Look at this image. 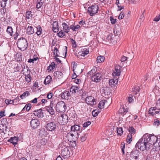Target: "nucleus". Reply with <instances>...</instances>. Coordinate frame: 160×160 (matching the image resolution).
<instances>
[{
	"label": "nucleus",
	"instance_id": "obj_14",
	"mask_svg": "<svg viewBox=\"0 0 160 160\" xmlns=\"http://www.w3.org/2000/svg\"><path fill=\"white\" fill-rule=\"evenodd\" d=\"M121 67L119 65H117L115 67V71H113L112 75L113 76H119L120 75Z\"/></svg>",
	"mask_w": 160,
	"mask_h": 160
},
{
	"label": "nucleus",
	"instance_id": "obj_45",
	"mask_svg": "<svg viewBox=\"0 0 160 160\" xmlns=\"http://www.w3.org/2000/svg\"><path fill=\"white\" fill-rule=\"evenodd\" d=\"M155 108L158 110H160V98L158 99L156 102Z\"/></svg>",
	"mask_w": 160,
	"mask_h": 160
},
{
	"label": "nucleus",
	"instance_id": "obj_58",
	"mask_svg": "<svg viewBox=\"0 0 160 160\" xmlns=\"http://www.w3.org/2000/svg\"><path fill=\"white\" fill-rule=\"evenodd\" d=\"M133 91H135L137 93V92H139L140 90V88L139 86H135L134 88H132Z\"/></svg>",
	"mask_w": 160,
	"mask_h": 160
},
{
	"label": "nucleus",
	"instance_id": "obj_37",
	"mask_svg": "<svg viewBox=\"0 0 160 160\" xmlns=\"http://www.w3.org/2000/svg\"><path fill=\"white\" fill-rule=\"evenodd\" d=\"M36 28L37 31L36 32V33L37 34V35L38 36L40 35L42 32V29L41 28L40 26H38L36 27Z\"/></svg>",
	"mask_w": 160,
	"mask_h": 160
},
{
	"label": "nucleus",
	"instance_id": "obj_30",
	"mask_svg": "<svg viewBox=\"0 0 160 160\" xmlns=\"http://www.w3.org/2000/svg\"><path fill=\"white\" fill-rule=\"evenodd\" d=\"M55 67V64L54 62H53L47 67V70H48V72H50L52 70H53Z\"/></svg>",
	"mask_w": 160,
	"mask_h": 160
},
{
	"label": "nucleus",
	"instance_id": "obj_41",
	"mask_svg": "<svg viewBox=\"0 0 160 160\" xmlns=\"http://www.w3.org/2000/svg\"><path fill=\"white\" fill-rule=\"evenodd\" d=\"M78 87H76L74 86L71 87L70 89V92H72V93H75L76 92V91H78Z\"/></svg>",
	"mask_w": 160,
	"mask_h": 160
},
{
	"label": "nucleus",
	"instance_id": "obj_52",
	"mask_svg": "<svg viewBox=\"0 0 160 160\" xmlns=\"http://www.w3.org/2000/svg\"><path fill=\"white\" fill-rule=\"evenodd\" d=\"M129 132L132 134H134L136 131L135 129L132 127H130L128 129Z\"/></svg>",
	"mask_w": 160,
	"mask_h": 160
},
{
	"label": "nucleus",
	"instance_id": "obj_19",
	"mask_svg": "<svg viewBox=\"0 0 160 160\" xmlns=\"http://www.w3.org/2000/svg\"><path fill=\"white\" fill-rule=\"evenodd\" d=\"M77 63L75 62H74L73 71L74 72H76L77 73H81L82 72V69L80 67H77Z\"/></svg>",
	"mask_w": 160,
	"mask_h": 160
},
{
	"label": "nucleus",
	"instance_id": "obj_9",
	"mask_svg": "<svg viewBox=\"0 0 160 160\" xmlns=\"http://www.w3.org/2000/svg\"><path fill=\"white\" fill-rule=\"evenodd\" d=\"M40 124V121L36 119H32L30 122V125L33 129L37 128Z\"/></svg>",
	"mask_w": 160,
	"mask_h": 160
},
{
	"label": "nucleus",
	"instance_id": "obj_46",
	"mask_svg": "<svg viewBox=\"0 0 160 160\" xmlns=\"http://www.w3.org/2000/svg\"><path fill=\"white\" fill-rule=\"evenodd\" d=\"M58 36L60 38H62L64 36H65V34L62 30H61L60 32L58 33Z\"/></svg>",
	"mask_w": 160,
	"mask_h": 160
},
{
	"label": "nucleus",
	"instance_id": "obj_29",
	"mask_svg": "<svg viewBox=\"0 0 160 160\" xmlns=\"http://www.w3.org/2000/svg\"><path fill=\"white\" fill-rule=\"evenodd\" d=\"M16 59L18 61H20L22 60V54L20 52H18L16 55Z\"/></svg>",
	"mask_w": 160,
	"mask_h": 160
},
{
	"label": "nucleus",
	"instance_id": "obj_7",
	"mask_svg": "<svg viewBox=\"0 0 160 160\" xmlns=\"http://www.w3.org/2000/svg\"><path fill=\"white\" fill-rule=\"evenodd\" d=\"M57 127L56 123L55 122H48L46 124V128L48 131H52L56 129Z\"/></svg>",
	"mask_w": 160,
	"mask_h": 160
},
{
	"label": "nucleus",
	"instance_id": "obj_36",
	"mask_svg": "<svg viewBox=\"0 0 160 160\" xmlns=\"http://www.w3.org/2000/svg\"><path fill=\"white\" fill-rule=\"evenodd\" d=\"M156 109V108H155V107H151L148 111L149 113L152 116H154V111H155Z\"/></svg>",
	"mask_w": 160,
	"mask_h": 160
},
{
	"label": "nucleus",
	"instance_id": "obj_17",
	"mask_svg": "<svg viewBox=\"0 0 160 160\" xmlns=\"http://www.w3.org/2000/svg\"><path fill=\"white\" fill-rule=\"evenodd\" d=\"M80 128L81 127L79 125L75 124L71 126V132H73L75 133L76 132L77 134H78L77 131L80 130Z\"/></svg>",
	"mask_w": 160,
	"mask_h": 160
},
{
	"label": "nucleus",
	"instance_id": "obj_20",
	"mask_svg": "<svg viewBox=\"0 0 160 160\" xmlns=\"http://www.w3.org/2000/svg\"><path fill=\"white\" fill-rule=\"evenodd\" d=\"M18 138L17 137H11L8 141L12 143L13 145L16 144L18 142Z\"/></svg>",
	"mask_w": 160,
	"mask_h": 160
},
{
	"label": "nucleus",
	"instance_id": "obj_57",
	"mask_svg": "<svg viewBox=\"0 0 160 160\" xmlns=\"http://www.w3.org/2000/svg\"><path fill=\"white\" fill-rule=\"evenodd\" d=\"M31 104L30 103H28L25 106L26 109L27 111H29L31 109Z\"/></svg>",
	"mask_w": 160,
	"mask_h": 160
},
{
	"label": "nucleus",
	"instance_id": "obj_49",
	"mask_svg": "<svg viewBox=\"0 0 160 160\" xmlns=\"http://www.w3.org/2000/svg\"><path fill=\"white\" fill-rule=\"evenodd\" d=\"M127 112L123 107H121L119 110V112L120 113L126 114Z\"/></svg>",
	"mask_w": 160,
	"mask_h": 160
},
{
	"label": "nucleus",
	"instance_id": "obj_18",
	"mask_svg": "<svg viewBox=\"0 0 160 160\" xmlns=\"http://www.w3.org/2000/svg\"><path fill=\"white\" fill-rule=\"evenodd\" d=\"M42 110L41 109L37 110L34 111L33 114L35 116H37L38 118H41L43 117V114L42 112Z\"/></svg>",
	"mask_w": 160,
	"mask_h": 160
},
{
	"label": "nucleus",
	"instance_id": "obj_27",
	"mask_svg": "<svg viewBox=\"0 0 160 160\" xmlns=\"http://www.w3.org/2000/svg\"><path fill=\"white\" fill-rule=\"evenodd\" d=\"M52 79L50 75H48L46 78L44 82V83L45 85L48 84L51 82Z\"/></svg>",
	"mask_w": 160,
	"mask_h": 160
},
{
	"label": "nucleus",
	"instance_id": "obj_61",
	"mask_svg": "<svg viewBox=\"0 0 160 160\" xmlns=\"http://www.w3.org/2000/svg\"><path fill=\"white\" fill-rule=\"evenodd\" d=\"M124 12L123 11L121 12L118 17V18L119 19H122L124 17Z\"/></svg>",
	"mask_w": 160,
	"mask_h": 160
},
{
	"label": "nucleus",
	"instance_id": "obj_24",
	"mask_svg": "<svg viewBox=\"0 0 160 160\" xmlns=\"http://www.w3.org/2000/svg\"><path fill=\"white\" fill-rule=\"evenodd\" d=\"M62 25L63 26V29L64 32L67 33H68L70 30V29L68 26L67 23L65 22L63 23Z\"/></svg>",
	"mask_w": 160,
	"mask_h": 160
},
{
	"label": "nucleus",
	"instance_id": "obj_48",
	"mask_svg": "<svg viewBox=\"0 0 160 160\" xmlns=\"http://www.w3.org/2000/svg\"><path fill=\"white\" fill-rule=\"evenodd\" d=\"M69 116L71 118L74 119L76 118L77 115L75 114V112L73 111L70 112L69 113Z\"/></svg>",
	"mask_w": 160,
	"mask_h": 160
},
{
	"label": "nucleus",
	"instance_id": "obj_39",
	"mask_svg": "<svg viewBox=\"0 0 160 160\" xmlns=\"http://www.w3.org/2000/svg\"><path fill=\"white\" fill-rule=\"evenodd\" d=\"M97 71V68L96 67H94L89 72H88V74L90 75H93L96 73Z\"/></svg>",
	"mask_w": 160,
	"mask_h": 160
},
{
	"label": "nucleus",
	"instance_id": "obj_23",
	"mask_svg": "<svg viewBox=\"0 0 160 160\" xmlns=\"http://www.w3.org/2000/svg\"><path fill=\"white\" fill-rule=\"evenodd\" d=\"M34 32V28L32 26H28L27 29V33L29 35L33 34Z\"/></svg>",
	"mask_w": 160,
	"mask_h": 160
},
{
	"label": "nucleus",
	"instance_id": "obj_31",
	"mask_svg": "<svg viewBox=\"0 0 160 160\" xmlns=\"http://www.w3.org/2000/svg\"><path fill=\"white\" fill-rule=\"evenodd\" d=\"M105 60V57L103 56H98L97 58V63H101L104 62Z\"/></svg>",
	"mask_w": 160,
	"mask_h": 160
},
{
	"label": "nucleus",
	"instance_id": "obj_56",
	"mask_svg": "<svg viewBox=\"0 0 160 160\" xmlns=\"http://www.w3.org/2000/svg\"><path fill=\"white\" fill-rule=\"evenodd\" d=\"M7 1V0H2L1 2V7L3 8H4L6 6V2Z\"/></svg>",
	"mask_w": 160,
	"mask_h": 160
},
{
	"label": "nucleus",
	"instance_id": "obj_15",
	"mask_svg": "<svg viewBox=\"0 0 160 160\" xmlns=\"http://www.w3.org/2000/svg\"><path fill=\"white\" fill-rule=\"evenodd\" d=\"M52 107L53 104L52 103H51L49 106L46 107V110L51 115H54L55 113V111L54 109Z\"/></svg>",
	"mask_w": 160,
	"mask_h": 160
},
{
	"label": "nucleus",
	"instance_id": "obj_35",
	"mask_svg": "<svg viewBox=\"0 0 160 160\" xmlns=\"http://www.w3.org/2000/svg\"><path fill=\"white\" fill-rule=\"evenodd\" d=\"M107 101L105 100H102L98 104V107L100 109L102 108H104L103 107L105 105L106 102H107Z\"/></svg>",
	"mask_w": 160,
	"mask_h": 160
},
{
	"label": "nucleus",
	"instance_id": "obj_10",
	"mask_svg": "<svg viewBox=\"0 0 160 160\" xmlns=\"http://www.w3.org/2000/svg\"><path fill=\"white\" fill-rule=\"evenodd\" d=\"M102 75L100 73L97 72L92 76V81L96 82H100L101 80Z\"/></svg>",
	"mask_w": 160,
	"mask_h": 160
},
{
	"label": "nucleus",
	"instance_id": "obj_59",
	"mask_svg": "<svg viewBox=\"0 0 160 160\" xmlns=\"http://www.w3.org/2000/svg\"><path fill=\"white\" fill-rule=\"evenodd\" d=\"M38 57L34 58H32V59L31 58V59H28V62H30V63H31V62L34 63V61H36L37 60H38Z\"/></svg>",
	"mask_w": 160,
	"mask_h": 160
},
{
	"label": "nucleus",
	"instance_id": "obj_12",
	"mask_svg": "<svg viewBox=\"0 0 160 160\" xmlns=\"http://www.w3.org/2000/svg\"><path fill=\"white\" fill-rule=\"evenodd\" d=\"M140 154L139 151L137 150H133L130 153V155L132 158L136 160L138 158Z\"/></svg>",
	"mask_w": 160,
	"mask_h": 160
},
{
	"label": "nucleus",
	"instance_id": "obj_28",
	"mask_svg": "<svg viewBox=\"0 0 160 160\" xmlns=\"http://www.w3.org/2000/svg\"><path fill=\"white\" fill-rule=\"evenodd\" d=\"M24 72L23 73L24 75L25 76V79L26 81L28 83L30 82L32 80V77L30 74L29 73L28 74H24Z\"/></svg>",
	"mask_w": 160,
	"mask_h": 160
},
{
	"label": "nucleus",
	"instance_id": "obj_13",
	"mask_svg": "<svg viewBox=\"0 0 160 160\" xmlns=\"http://www.w3.org/2000/svg\"><path fill=\"white\" fill-rule=\"evenodd\" d=\"M61 97L62 99L68 100L71 98L70 93L68 91H66L61 94Z\"/></svg>",
	"mask_w": 160,
	"mask_h": 160
},
{
	"label": "nucleus",
	"instance_id": "obj_53",
	"mask_svg": "<svg viewBox=\"0 0 160 160\" xmlns=\"http://www.w3.org/2000/svg\"><path fill=\"white\" fill-rule=\"evenodd\" d=\"M88 135L87 133H85L83 135V136L81 137V140L82 142H84L85 141L86 139L87 138Z\"/></svg>",
	"mask_w": 160,
	"mask_h": 160
},
{
	"label": "nucleus",
	"instance_id": "obj_40",
	"mask_svg": "<svg viewBox=\"0 0 160 160\" xmlns=\"http://www.w3.org/2000/svg\"><path fill=\"white\" fill-rule=\"evenodd\" d=\"M30 95V93L28 91H26L21 95L20 97L22 99H23L26 96H27Z\"/></svg>",
	"mask_w": 160,
	"mask_h": 160
},
{
	"label": "nucleus",
	"instance_id": "obj_42",
	"mask_svg": "<svg viewBox=\"0 0 160 160\" xmlns=\"http://www.w3.org/2000/svg\"><path fill=\"white\" fill-rule=\"evenodd\" d=\"M132 140V138L131 134H128L127 138V142L128 144H130Z\"/></svg>",
	"mask_w": 160,
	"mask_h": 160
},
{
	"label": "nucleus",
	"instance_id": "obj_21",
	"mask_svg": "<svg viewBox=\"0 0 160 160\" xmlns=\"http://www.w3.org/2000/svg\"><path fill=\"white\" fill-rule=\"evenodd\" d=\"M89 52L88 50L85 48L83 49H82L81 50L78 52V54L79 55L82 56H85L86 55H87Z\"/></svg>",
	"mask_w": 160,
	"mask_h": 160
},
{
	"label": "nucleus",
	"instance_id": "obj_6",
	"mask_svg": "<svg viewBox=\"0 0 160 160\" xmlns=\"http://www.w3.org/2000/svg\"><path fill=\"white\" fill-rule=\"evenodd\" d=\"M58 120L59 123L64 125L68 121V116L64 114H60L58 116Z\"/></svg>",
	"mask_w": 160,
	"mask_h": 160
},
{
	"label": "nucleus",
	"instance_id": "obj_64",
	"mask_svg": "<svg viewBox=\"0 0 160 160\" xmlns=\"http://www.w3.org/2000/svg\"><path fill=\"white\" fill-rule=\"evenodd\" d=\"M52 93L50 92L48 93L47 98L48 99H50L52 98Z\"/></svg>",
	"mask_w": 160,
	"mask_h": 160
},
{
	"label": "nucleus",
	"instance_id": "obj_34",
	"mask_svg": "<svg viewBox=\"0 0 160 160\" xmlns=\"http://www.w3.org/2000/svg\"><path fill=\"white\" fill-rule=\"evenodd\" d=\"M81 28L79 25H77L76 26L75 24H72L70 26V28L73 31H76V29H79Z\"/></svg>",
	"mask_w": 160,
	"mask_h": 160
},
{
	"label": "nucleus",
	"instance_id": "obj_16",
	"mask_svg": "<svg viewBox=\"0 0 160 160\" xmlns=\"http://www.w3.org/2000/svg\"><path fill=\"white\" fill-rule=\"evenodd\" d=\"M54 76L56 79H61L63 77L62 73L60 71H57L54 73Z\"/></svg>",
	"mask_w": 160,
	"mask_h": 160
},
{
	"label": "nucleus",
	"instance_id": "obj_50",
	"mask_svg": "<svg viewBox=\"0 0 160 160\" xmlns=\"http://www.w3.org/2000/svg\"><path fill=\"white\" fill-rule=\"evenodd\" d=\"M160 125V121L158 119H156L154 121L153 125L156 126H158Z\"/></svg>",
	"mask_w": 160,
	"mask_h": 160
},
{
	"label": "nucleus",
	"instance_id": "obj_38",
	"mask_svg": "<svg viewBox=\"0 0 160 160\" xmlns=\"http://www.w3.org/2000/svg\"><path fill=\"white\" fill-rule=\"evenodd\" d=\"M5 103L7 105L9 104H13L14 105H16L17 103H14V100H12L6 99L5 101Z\"/></svg>",
	"mask_w": 160,
	"mask_h": 160
},
{
	"label": "nucleus",
	"instance_id": "obj_63",
	"mask_svg": "<svg viewBox=\"0 0 160 160\" xmlns=\"http://www.w3.org/2000/svg\"><path fill=\"white\" fill-rule=\"evenodd\" d=\"M91 124V122L89 121L85 122L83 124V127H87L89 125H90Z\"/></svg>",
	"mask_w": 160,
	"mask_h": 160
},
{
	"label": "nucleus",
	"instance_id": "obj_2",
	"mask_svg": "<svg viewBox=\"0 0 160 160\" xmlns=\"http://www.w3.org/2000/svg\"><path fill=\"white\" fill-rule=\"evenodd\" d=\"M145 138H143V136L142 138L140 139L136 145V147H137L141 150L143 151L146 149L147 150H148L149 148L147 147V142H148L145 141Z\"/></svg>",
	"mask_w": 160,
	"mask_h": 160
},
{
	"label": "nucleus",
	"instance_id": "obj_5",
	"mask_svg": "<svg viewBox=\"0 0 160 160\" xmlns=\"http://www.w3.org/2000/svg\"><path fill=\"white\" fill-rule=\"evenodd\" d=\"M98 6L96 4L89 7L88 8V12L91 16H92L98 12Z\"/></svg>",
	"mask_w": 160,
	"mask_h": 160
},
{
	"label": "nucleus",
	"instance_id": "obj_60",
	"mask_svg": "<svg viewBox=\"0 0 160 160\" xmlns=\"http://www.w3.org/2000/svg\"><path fill=\"white\" fill-rule=\"evenodd\" d=\"M43 3L42 2H37L36 5V8H40L42 6Z\"/></svg>",
	"mask_w": 160,
	"mask_h": 160
},
{
	"label": "nucleus",
	"instance_id": "obj_33",
	"mask_svg": "<svg viewBox=\"0 0 160 160\" xmlns=\"http://www.w3.org/2000/svg\"><path fill=\"white\" fill-rule=\"evenodd\" d=\"M0 123H2L3 125H4L5 127H8V123L7 121V119L6 118H2L1 121H0ZM5 128V127H4Z\"/></svg>",
	"mask_w": 160,
	"mask_h": 160
},
{
	"label": "nucleus",
	"instance_id": "obj_3",
	"mask_svg": "<svg viewBox=\"0 0 160 160\" xmlns=\"http://www.w3.org/2000/svg\"><path fill=\"white\" fill-rule=\"evenodd\" d=\"M143 138H145V141L149 142L150 146L154 144L158 140V138L154 135H145Z\"/></svg>",
	"mask_w": 160,
	"mask_h": 160
},
{
	"label": "nucleus",
	"instance_id": "obj_1",
	"mask_svg": "<svg viewBox=\"0 0 160 160\" xmlns=\"http://www.w3.org/2000/svg\"><path fill=\"white\" fill-rule=\"evenodd\" d=\"M17 47L21 51L26 50L28 46V41L25 38L22 37L18 39L17 42Z\"/></svg>",
	"mask_w": 160,
	"mask_h": 160
},
{
	"label": "nucleus",
	"instance_id": "obj_62",
	"mask_svg": "<svg viewBox=\"0 0 160 160\" xmlns=\"http://www.w3.org/2000/svg\"><path fill=\"white\" fill-rule=\"evenodd\" d=\"M4 127H5L4 125H3L2 123H0V130H2L3 131L6 130L8 127L6 128Z\"/></svg>",
	"mask_w": 160,
	"mask_h": 160
},
{
	"label": "nucleus",
	"instance_id": "obj_25",
	"mask_svg": "<svg viewBox=\"0 0 160 160\" xmlns=\"http://www.w3.org/2000/svg\"><path fill=\"white\" fill-rule=\"evenodd\" d=\"M118 82L117 79H113L109 80V84L111 87H113L115 84H116Z\"/></svg>",
	"mask_w": 160,
	"mask_h": 160
},
{
	"label": "nucleus",
	"instance_id": "obj_8",
	"mask_svg": "<svg viewBox=\"0 0 160 160\" xmlns=\"http://www.w3.org/2000/svg\"><path fill=\"white\" fill-rule=\"evenodd\" d=\"M69 147H65L62 148L61 151V155L64 158H68L70 156V152L69 150Z\"/></svg>",
	"mask_w": 160,
	"mask_h": 160
},
{
	"label": "nucleus",
	"instance_id": "obj_43",
	"mask_svg": "<svg viewBox=\"0 0 160 160\" xmlns=\"http://www.w3.org/2000/svg\"><path fill=\"white\" fill-rule=\"evenodd\" d=\"M123 132L122 129L121 127H119L117 128V132L118 135L121 136Z\"/></svg>",
	"mask_w": 160,
	"mask_h": 160
},
{
	"label": "nucleus",
	"instance_id": "obj_32",
	"mask_svg": "<svg viewBox=\"0 0 160 160\" xmlns=\"http://www.w3.org/2000/svg\"><path fill=\"white\" fill-rule=\"evenodd\" d=\"M6 31L8 34L10 36H12L13 32L12 27L8 26L7 28Z\"/></svg>",
	"mask_w": 160,
	"mask_h": 160
},
{
	"label": "nucleus",
	"instance_id": "obj_26",
	"mask_svg": "<svg viewBox=\"0 0 160 160\" xmlns=\"http://www.w3.org/2000/svg\"><path fill=\"white\" fill-rule=\"evenodd\" d=\"M33 15L31 11H29L28 10H26L25 17L28 19H30L32 17Z\"/></svg>",
	"mask_w": 160,
	"mask_h": 160
},
{
	"label": "nucleus",
	"instance_id": "obj_55",
	"mask_svg": "<svg viewBox=\"0 0 160 160\" xmlns=\"http://www.w3.org/2000/svg\"><path fill=\"white\" fill-rule=\"evenodd\" d=\"M52 29L54 28H59V26L58 25V22L55 21L54 22H53L52 25Z\"/></svg>",
	"mask_w": 160,
	"mask_h": 160
},
{
	"label": "nucleus",
	"instance_id": "obj_22",
	"mask_svg": "<svg viewBox=\"0 0 160 160\" xmlns=\"http://www.w3.org/2000/svg\"><path fill=\"white\" fill-rule=\"evenodd\" d=\"M101 92L102 94L105 95H108L110 93L109 88L108 87H103L101 89Z\"/></svg>",
	"mask_w": 160,
	"mask_h": 160
},
{
	"label": "nucleus",
	"instance_id": "obj_44",
	"mask_svg": "<svg viewBox=\"0 0 160 160\" xmlns=\"http://www.w3.org/2000/svg\"><path fill=\"white\" fill-rule=\"evenodd\" d=\"M20 34V33L19 32V31L17 29L16 31V32L13 35V37L14 39L16 40L18 36H19Z\"/></svg>",
	"mask_w": 160,
	"mask_h": 160
},
{
	"label": "nucleus",
	"instance_id": "obj_51",
	"mask_svg": "<svg viewBox=\"0 0 160 160\" xmlns=\"http://www.w3.org/2000/svg\"><path fill=\"white\" fill-rule=\"evenodd\" d=\"M70 40L72 42V47L74 48H76L77 46V45L75 41L72 38H70Z\"/></svg>",
	"mask_w": 160,
	"mask_h": 160
},
{
	"label": "nucleus",
	"instance_id": "obj_54",
	"mask_svg": "<svg viewBox=\"0 0 160 160\" xmlns=\"http://www.w3.org/2000/svg\"><path fill=\"white\" fill-rule=\"evenodd\" d=\"M47 142V140L45 138H42L40 141V143L42 145H44Z\"/></svg>",
	"mask_w": 160,
	"mask_h": 160
},
{
	"label": "nucleus",
	"instance_id": "obj_11",
	"mask_svg": "<svg viewBox=\"0 0 160 160\" xmlns=\"http://www.w3.org/2000/svg\"><path fill=\"white\" fill-rule=\"evenodd\" d=\"M86 102L88 105H94L96 104V100L92 96H89L86 98Z\"/></svg>",
	"mask_w": 160,
	"mask_h": 160
},
{
	"label": "nucleus",
	"instance_id": "obj_47",
	"mask_svg": "<svg viewBox=\"0 0 160 160\" xmlns=\"http://www.w3.org/2000/svg\"><path fill=\"white\" fill-rule=\"evenodd\" d=\"M53 53L56 57H59V52L56 47H54V48Z\"/></svg>",
	"mask_w": 160,
	"mask_h": 160
},
{
	"label": "nucleus",
	"instance_id": "obj_4",
	"mask_svg": "<svg viewBox=\"0 0 160 160\" xmlns=\"http://www.w3.org/2000/svg\"><path fill=\"white\" fill-rule=\"evenodd\" d=\"M56 110L60 113L64 112L66 110L67 107L63 101L58 102L56 106Z\"/></svg>",
	"mask_w": 160,
	"mask_h": 160
}]
</instances>
